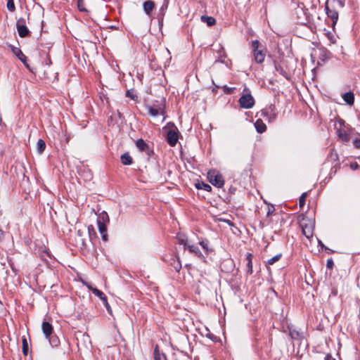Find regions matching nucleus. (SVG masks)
<instances>
[{
	"label": "nucleus",
	"mask_w": 360,
	"mask_h": 360,
	"mask_svg": "<svg viewBox=\"0 0 360 360\" xmlns=\"http://www.w3.org/2000/svg\"><path fill=\"white\" fill-rule=\"evenodd\" d=\"M207 179L216 187L221 188L224 184L223 176L215 169H211L207 172Z\"/></svg>",
	"instance_id": "nucleus-1"
},
{
	"label": "nucleus",
	"mask_w": 360,
	"mask_h": 360,
	"mask_svg": "<svg viewBox=\"0 0 360 360\" xmlns=\"http://www.w3.org/2000/svg\"><path fill=\"white\" fill-rule=\"evenodd\" d=\"M167 127H171L167 132V141L171 146H174L179 139V130L173 122H169Z\"/></svg>",
	"instance_id": "nucleus-2"
},
{
	"label": "nucleus",
	"mask_w": 360,
	"mask_h": 360,
	"mask_svg": "<svg viewBox=\"0 0 360 360\" xmlns=\"http://www.w3.org/2000/svg\"><path fill=\"white\" fill-rule=\"evenodd\" d=\"M238 103L241 108L250 109L254 106L255 99L250 94H246L240 96Z\"/></svg>",
	"instance_id": "nucleus-3"
},
{
	"label": "nucleus",
	"mask_w": 360,
	"mask_h": 360,
	"mask_svg": "<svg viewBox=\"0 0 360 360\" xmlns=\"http://www.w3.org/2000/svg\"><path fill=\"white\" fill-rule=\"evenodd\" d=\"M16 28L18 32V34L20 37H27L30 32L27 27L25 25V20L22 18H19L16 22Z\"/></svg>",
	"instance_id": "nucleus-4"
},
{
	"label": "nucleus",
	"mask_w": 360,
	"mask_h": 360,
	"mask_svg": "<svg viewBox=\"0 0 360 360\" xmlns=\"http://www.w3.org/2000/svg\"><path fill=\"white\" fill-rule=\"evenodd\" d=\"M136 146L141 152H145L146 155L150 157L153 154V149L150 148L148 144L142 139H139L135 142Z\"/></svg>",
	"instance_id": "nucleus-5"
},
{
	"label": "nucleus",
	"mask_w": 360,
	"mask_h": 360,
	"mask_svg": "<svg viewBox=\"0 0 360 360\" xmlns=\"http://www.w3.org/2000/svg\"><path fill=\"white\" fill-rule=\"evenodd\" d=\"M305 219L302 218V221L300 222V226L302 230V233L307 238H309L313 235V226L310 221H309V223L304 222Z\"/></svg>",
	"instance_id": "nucleus-6"
},
{
	"label": "nucleus",
	"mask_w": 360,
	"mask_h": 360,
	"mask_svg": "<svg viewBox=\"0 0 360 360\" xmlns=\"http://www.w3.org/2000/svg\"><path fill=\"white\" fill-rule=\"evenodd\" d=\"M326 12L327 16L331 19L332 26L333 27L338 20V12L334 8H330L327 4L326 5Z\"/></svg>",
	"instance_id": "nucleus-7"
},
{
	"label": "nucleus",
	"mask_w": 360,
	"mask_h": 360,
	"mask_svg": "<svg viewBox=\"0 0 360 360\" xmlns=\"http://www.w3.org/2000/svg\"><path fill=\"white\" fill-rule=\"evenodd\" d=\"M41 329L46 338H50V336L53 334V326L50 323L47 321H43Z\"/></svg>",
	"instance_id": "nucleus-8"
},
{
	"label": "nucleus",
	"mask_w": 360,
	"mask_h": 360,
	"mask_svg": "<svg viewBox=\"0 0 360 360\" xmlns=\"http://www.w3.org/2000/svg\"><path fill=\"white\" fill-rule=\"evenodd\" d=\"M288 334L290 336L292 340H301V339L304 338L303 333H300L295 328L288 326Z\"/></svg>",
	"instance_id": "nucleus-9"
},
{
	"label": "nucleus",
	"mask_w": 360,
	"mask_h": 360,
	"mask_svg": "<svg viewBox=\"0 0 360 360\" xmlns=\"http://www.w3.org/2000/svg\"><path fill=\"white\" fill-rule=\"evenodd\" d=\"M169 262L176 271L179 272L181 270V263L179 257L172 256Z\"/></svg>",
	"instance_id": "nucleus-10"
},
{
	"label": "nucleus",
	"mask_w": 360,
	"mask_h": 360,
	"mask_svg": "<svg viewBox=\"0 0 360 360\" xmlns=\"http://www.w3.org/2000/svg\"><path fill=\"white\" fill-rule=\"evenodd\" d=\"M98 228L100 233L101 234L102 240L103 241H107L108 234L106 224L103 222L98 221Z\"/></svg>",
	"instance_id": "nucleus-11"
},
{
	"label": "nucleus",
	"mask_w": 360,
	"mask_h": 360,
	"mask_svg": "<svg viewBox=\"0 0 360 360\" xmlns=\"http://www.w3.org/2000/svg\"><path fill=\"white\" fill-rule=\"evenodd\" d=\"M186 249L191 252L193 253L194 255L198 257L200 259H204L205 257L200 252L199 248L197 245H188Z\"/></svg>",
	"instance_id": "nucleus-12"
},
{
	"label": "nucleus",
	"mask_w": 360,
	"mask_h": 360,
	"mask_svg": "<svg viewBox=\"0 0 360 360\" xmlns=\"http://www.w3.org/2000/svg\"><path fill=\"white\" fill-rule=\"evenodd\" d=\"M12 51L13 53V54L23 63L25 64V65H27L26 64V60H27V57L25 56V54L22 52V51L19 49V48H17V47H13L12 49Z\"/></svg>",
	"instance_id": "nucleus-13"
},
{
	"label": "nucleus",
	"mask_w": 360,
	"mask_h": 360,
	"mask_svg": "<svg viewBox=\"0 0 360 360\" xmlns=\"http://www.w3.org/2000/svg\"><path fill=\"white\" fill-rule=\"evenodd\" d=\"M331 53L325 48H322L319 49V58L323 62H325L329 60L331 58Z\"/></svg>",
	"instance_id": "nucleus-14"
},
{
	"label": "nucleus",
	"mask_w": 360,
	"mask_h": 360,
	"mask_svg": "<svg viewBox=\"0 0 360 360\" xmlns=\"http://www.w3.org/2000/svg\"><path fill=\"white\" fill-rule=\"evenodd\" d=\"M342 98L344 101L349 105H352L354 103V94L352 91L344 94Z\"/></svg>",
	"instance_id": "nucleus-15"
},
{
	"label": "nucleus",
	"mask_w": 360,
	"mask_h": 360,
	"mask_svg": "<svg viewBox=\"0 0 360 360\" xmlns=\"http://www.w3.org/2000/svg\"><path fill=\"white\" fill-rule=\"evenodd\" d=\"M178 243L184 246V250L186 249L189 245L188 243V238L185 234L178 233L176 236Z\"/></svg>",
	"instance_id": "nucleus-16"
},
{
	"label": "nucleus",
	"mask_w": 360,
	"mask_h": 360,
	"mask_svg": "<svg viewBox=\"0 0 360 360\" xmlns=\"http://www.w3.org/2000/svg\"><path fill=\"white\" fill-rule=\"evenodd\" d=\"M254 59L256 63H262L264 60L265 53L262 50H256L253 52Z\"/></svg>",
	"instance_id": "nucleus-17"
},
{
	"label": "nucleus",
	"mask_w": 360,
	"mask_h": 360,
	"mask_svg": "<svg viewBox=\"0 0 360 360\" xmlns=\"http://www.w3.org/2000/svg\"><path fill=\"white\" fill-rule=\"evenodd\" d=\"M143 11L144 12L147 14V15H150L151 11H153V9L155 7V4L153 1L151 0H148V1H146L143 4Z\"/></svg>",
	"instance_id": "nucleus-18"
},
{
	"label": "nucleus",
	"mask_w": 360,
	"mask_h": 360,
	"mask_svg": "<svg viewBox=\"0 0 360 360\" xmlns=\"http://www.w3.org/2000/svg\"><path fill=\"white\" fill-rule=\"evenodd\" d=\"M120 160L124 165H131L133 163V159L128 152L124 153L120 157Z\"/></svg>",
	"instance_id": "nucleus-19"
},
{
	"label": "nucleus",
	"mask_w": 360,
	"mask_h": 360,
	"mask_svg": "<svg viewBox=\"0 0 360 360\" xmlns=\"http://www.w3.org/2000/svg\"><path fill=\"white\" fill-rule=\"evenodd\" d=\"M146 108L148 114L152 117H156L159 113L163 114L164 112L163 110H161L160 108H157L150 105H147Z\"/></svg>",
	"instance_id": "nucleus-20"
},
{
	"label": "nucleus",
	"mask_w": 360,
	"mask_h": 360,
	"mask_svg": "<svg viewBox=\"0 0 360 360\" xmlns=\"http://www.w3.org/2000/svg\"><path fill=\"white\" fill-rule=\"evenodd\" d=\"M255 127L256 131L259 134L264 132L266 129V124L263 122V121L261 119L257 120V121L255 123Z\"/></svg>",
	"instance_id": "nucleus-21"
},
{
	"label": "nucleus",
	"mask_w": 360,
	"mask_h": 360,
	"mask_svg": "<svg viewBox=\"0 0 360 360\" xmlns=\"http://www.w3.org/2000/svg\"><path fill=\"white\" fill-rule=\"evenodd\" d=\"M337 134L342 141L347 143L349 141V135L345 129H338Z\"/></svg>",
	"instance_id": "nucleus-22"
},
{
	"label": "nucleus",
	"mask_w": 360,
	"mask_h": 360,
	"mask_svg": "<svg viewBox=\"0 0 360 360\" xmlns=\"http://www.w3.org/2000/svg\"><path fill=\"white\" fill-rule=\"evenodd\" d=\"M252 257H253V255L251 253H248L246 255V260H247V273L248 274H252Z\"/></svg>",
	"instance_id": "nucleus-23"
},
{
	"label": "nucleus",
	"mask_w": 360,
	"mask_h": 360,
	"mask_svg": "<svg viewBox=\"0 0 360 360\" xmlns=\"http://www.w3.org/2000/svg\"><path fill=\"white\" fill-rule=\"evenodd\" d=\"M195 186L197 189H203L208 192H210L212 191L211 186L203 181H198L195 184Z\"/></svg>",
	"instance_id": "nucleus-24"
},
{
	"label": "nucleus",
	"mask_w": 360,
	"mask_h": 360,
	"mask_svg": "<svg viewBox=\"0 0 360 360\" xmlns=\"http://www.w3.org/2000/svg\"><path fill=\"white\" fill-rule=\"evenodd\" d=\"M154 359L155 360H167L166 355L162 352H160L158 345L155 346L154 349Z\"/></svg>",
	"instance_id": "nucleus-25"
},
{
	"label": "nucleus",
	"mask_w": 360,
	"mask_h": 360,
	"mask_svg": "<svg viewBox=\"0 0 360 360\" xmlns=\"http://www.w3.org/2000/svg\"><path fill=\"white\" fill-rule=\"evenodd\" d=\"M201 20L203 22H206L208 26H212L216 23L215 18L211 16L202 15Z\"/></svg>",
	"instance_id": "nucleus-26"
},
{
	"label": "nucleus",
	"mask_w": 360,
	"mask_h": 360,
	"mask_svg": "<svg viewBox=\"0 0 360 360\" xmlns=\"http://www.w3.org/2000/svg\"><path fill=\"white\" fill-rule=\"evenodd\" d=\"M275 70L283 77H284L286 79H288V72L283 69V68L280 64L275 63Z\"/></svg>",
	"instance_id": "nucleus-27"
},
{
	"label": "nucleus",
	"mask_w": 360,
	"mask_h": 360,
	"mask_svg": "<svg viewBox=\"0 0 360 360\" xmlns=\"http://www.w3.org/2000/svg\"><path fill=\"white\" fill-rule=\"evenodd\" d=\"M86 286L92 292L93 294L98 297L100 299L105 295L101 290L97 289L96 288L92 287L91 285H86Z\"/></svg>",
	"instance_id": "nucleus-28"
},
{
	"label": "nucleus",
	"mask_w": 360,
	"mask_h": 360,
	"mask_svg": "<svg viewBox=\"0 0 360 360\" xmlns=\"http://www.w3.org/2000/svg\"><path fill=\"white\" fill-rule=\"evenodd\" d=\"M260 115L264 117H267L269 120V122L274 120L275 119L276 115L274 114L273 115H269V112L268 109H262L260 111Z\"/></svg>",
	"instance_id": "nucleus-29"
},
{
	"label": "nucleus",
	"mask_w": 360,
	"mask_h": 360,
	"mask_svg": "<svg viewBox=\"0 0 360 360\" xmlns=\"http://www.w3.org/2000/svg\"><path fill=\"white\" fill-rule=\"evenodd\" d=\"M46 148V143L42 139H39L37 143V150L39 154H41Z\"/></svg>",
	"instance_id": "nucleus-30"
},
{
	"label": "nucleus",
	"mask_w": 360,
	"mask_h": 360,
	"mask_svg": "<svg viewBox=\"0 0 360 360\" xmlns=\"http://www.w3.org/2000/svg\"><path fill=\"white\" fill-rule=\"evenodd\" d=\"M46 338L49 340V341L52 347H57L60 343V340H59L58 338L56 335H51L50 336V338Z\"/></svg>",
	"instance_id": "nucleus-31"
},
{
	"label": "nucleus",
	"mask_w": 360,
	"mask_h": 360,
	"mask_svg": "<svg viewBox=\"0 0 360 360\" xmlns=\"http://www.w3.org/2000/svg\"><path fill=\"white\" fill-rule=\"evenodd\" d=\"M200 245L203 248L205 253L206 255H209V253L212 251V250L210 249L208 247L209 241L207 240H203L200 241Z\"/></svg>",
	"instance_id": "nucleus-32"
},
{
	"label": "nucleus",
	"mask_w": 360,
	"mask_h": 360,
	"mask_svg": "<svg viewBox=\"0 0 360 360\" xmlns=\"http://www.w3.org/2000/svg\"><path fill=\"white\" fill-rule=\"evenodd\" d=\"M98 221L103 222L105 224L107 223H109L110 219L108 214L105 212H103L102 213H101L98 218Z\"/></svg>",
	"instance_id": "nucleus-33"
},
{
	"label": "nucleus",
	"mask_w": 360,
	"mask_h": 360,
	"mask_svg": "<svg viewBox=\"0 0 360 360\" xmlns=\"http://www.w3.org/2000/svg\"><path fill=\"white\" fill-rule=\"evenodd\" d=\"M22 353L25 356H26L28 354L29 347H28L27 340L25 337L22 338Z\"/></svg>",
	"instance_id": "nucleus-34"
},
{
	"label": "nucleus",
	"mask_w": 360,
	"mask_h": 360,
	"mask_svg": "<svg viewBox=\"0 0 360 360\" xmlns=\"http://www.w3.org/2000/svg\"><path fill=\"white\" fill-rule=\"evenodd\" d=\"M281 257H282V254L281 253L277 254L276 255H275L272 258L268 259L267 262H266V264H269V265H272L276 262L278 261L281 258Z\"/></svg>",
	"instance_id": "nucleus-35"
},
{
	"label": "nucleus",
	"mask_w": 360,
	"mask_h": 360,
	"mask_svg": "<svg viewBox=\"0 0 360 360\" xmlns=\"http://www.w3.org/2000/svg\"><path fill=\"white\" fill-rule=\"evenodd\" d=\"M6 7L8 11L13 12L15 10V6L13 0H7Z\"/></svg>",
	"instance_id": "nucleus-36"
},
{
	"label": "nucleus",
	"mask_w": 360,
	"mask_h": 360,
	"mask_svg": "<svg viewBox=\"0 0 360 360\" xmlns=\"http://www.w3.org/2000/svg\"><path fill=\"white\" fill-rule=\"evenodd\" d=\"M307 196V193H304L301 195L299 199V205L300 207H302L305 205L306 198Z\"/></svg>",
	"instance_id": "nucleus-37"
},
{
	"label": "nucleus",
	"mask_w": 360,
	"mask_h": 360,
	"mask_svg": "<svg viewBox=\"0 0 360 360\" xmlns=\"http://www.w3.org/2000/svg\"><path fill=\"white\" fill-rule=\"evenodd\" d=\"M77 8L82 12L86 11V9L84 6V0H77Z\"/></svg>",
	"instance_id": "nucleus-38"
},
{
	"label": "nucleus",
	"mask_w": 360,
	"mask_h": 360,
	"mask_svg": "<svg viewBox=\"0 0 360 360\" xmlns=\"http://www.w3.org/2000/svg\"><path fill=\"white\" fill-rule=\"evenodd\" d=\"M126 96L130 98L132 100H136L137 98V96L136 95L133 89L127 91Z\"/></svg>",
	"instance_id": "nucleus-39"
},
{
	"label": "nucleus",
	"mask_w": 360,
	"mask_h": 360,
	"mask_svg": "<svg viewBox=\"0 0 360 360\" xmlns=\"http://www.w3.org/2000/svg\"><path fill=\"white\" fill-rule=\"evenodd\" d=\"M222 89L224 90V92L226 94H233L234 90L236 89L235 87H229L226 85L223 86Z\"/></svg>",
	"instance_id": "nucleus-40"
},
{
	"label": "nucleus",
	"mask_w": 360,
	"mask_h": 360,
	"mask_svg": "<svg viewBox=\"0 0 360 360\" xmlns=\"http://www.w3.org/2000/svg\"><path fill=\"white\" fill-rule=\"evenodd\" d=\"M259 41L258 40H253L252 41V49L253 52L259 50Z\"/></svg>",
	"instance_id": "nucleus-41"
},
{
	"label": "nucleus",
	"mask_w": 360,
	"mask_h": 360,
	"mask_svg": "<svg viewBox=\"0 0 360 360\" xmlns=\"http://www.w3.org/2000/svg\"><path fill=\"white\" fill-rule=\"evenodd\" d=\"M334 266V262L332 258H330L327 260L326 267L329 269H332Z\"/></svg>",
	"instance_id": "nucleus-42"
},
{
	"label": "nucleus",
	"mask_w": 360,
	"mask_h": 360,
	"mask_svg": "<svg viewBox=\"0 0 360 360\" xmlns=\"http://www.w3.org/2000/svg\"><path fill=\"white\" fill-rule=\"evenodd\" d=\"M320 246L321 247L322 249L328 251V253H333V250H330V248H327L321 241H319V242Z\"/></svg>",
	"instance_id": "nucleus-43"
},
{
	"label": "nucleus",
	"mask_w": 360,
	"mask_h": 360,
	"mask_svg": "<svg viewBox=\"0 0 360 360\" xmlns=\"http://www.w3.org/2000/svg\"><path fill=\"white\" fill-rule=\"evenodd\" d=\"M353 143L356 148H360V139H355Z\"/></svg>",
	"instance_id": "nucleus-44"
},
{
	"label": "nucleus",
	"mask_w": 360,
	"mask_h": 360,
	"mask_svg": "<svg viewBox=\"0 0 360 360\" xmlns=\"http://www.w3.org/2000/svg\"><path fill=\"white\" fill-rule=\"evenodd\" d=\"M168 3L165 2L160 8V11L164 12L167 8Z\"/></svg>",
	"instance_id": "nucleus-45"
},
{
	"label": "nucleus",
	"mask_w": 360,
	"mask_h": 360,
	"mask_svg": "<svg viewBox=\"0 0 360 360\" xmlns=\"http://www.w3.org/2000/svg\"><path fill=\"white\" fill-rule=\"evenodd\" d=\"M275 210L274 207L273 206H271V207H269V210L267 212V214L266 215L267 216H269L270 214H271L273 213V212Z\"/></svg>",
	"instance_id": "nucleus-46"
},
{
	"label": "nucleus",
	"mask_w": 360,
	"mask_h": 360,
	"mask_svg": "<svg viewBox=\"0 0 360 360\" xmlns=\"http://www.w3.org/2000/svg\"><path fill=\"white\" fill-rule=\"evenodd\" d=\"M101 300L103 301V303L104 306L105 304H108V300H107V297H106L105 295H104L103 297H101Z\"/></svg>",
	"instance_id": "nucleus-47"
},
{
	"label": "nucleus",
	"mask_w": 360,
	"mask_h": 360,
	"mask_svg": "<svg viewBox=\"0 0 360 360\" xmlns=\"http://www.w3.org/2000/svg\"><path fill=\"white\" fill-rule=\"evenodd\" d=\"M105 308H106V309H107L108 312L109 314H111V313H112V311H111V308H110V304H105Z\"/></svg>",
	"instance_id": "nucleus-48"
},
{
	"label": "nucleus",
	"mask_w": 360,
	"mask_h": 360,
	"mask_svg": "<svg viewBox=\"0 0 360 360\" xmlns=\"http://www.w3.org/2000/svg\"><path fill=\"white\" fill-rule=\"evenodd\" d=\"M4 231L0 229V240L4 238Z\"/></svg>",
	"instance_id": "nucleus-49"
},
{
	"label": "nucleus",
	"mask_w": 360,
	"mask_h": 360,
	"mask_svg": "<svg viewBox=\"0 0 360 360\" xmlns=\"http://www.w3.org/2000/svg\"><path fill=\"white\" fill-rule=\"evenodd\" d=\"M332 358V356L330 354H326V356H325V360H330Z\"/></svg>",
	"instance_id": "nucleus-50"
},
{
	"label": "nucleus",
	"mask_w": 360,
	"mask_h": 360,
	"mask_svg": "<svg viewBox=\"0 0 360 360\" xmlns=\"http://www.w3.org/2000/svg\"><path fill=\"white\" fill-rule=\"evenodd\" d=\"M226 262L230 263V265L232 266L233 265V262L232 260H228Z\"/></svg>",
	"instance_id": "nucleus-51"
},
{
	"label": "nucleus",
	"mask_w": 360,
	"mask_h": 360,
	"mask_svg": "<svg viewBox=\"0 0 360 360\" xmlns=\"http://www.w3.org/2000/svg\"><path fill=\"white\" fill-rule=\"evenodd\" d=\"M88 177L91 178V174H88Z\"/></svg>",
	"instance_id": "nucleus-52"
},
{
	"label": "nucleus",
	"mask_w": 360,
	"mask_h": 360,
	"mask_svg": "<svg viewBox=\"0 0 360 360\" xmlns=\"http://www.w3.org/2000/svg\"><path fill=\"white\" fill-rule=\"evenodd\" d=\"M333 360H335V359H333Z\"/></svg>",
	"instance_id": "nucleus-53"
}]
</instances>
